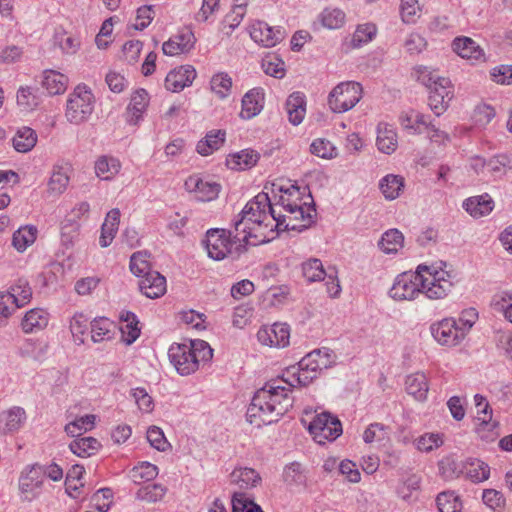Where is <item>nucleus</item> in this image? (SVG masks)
<instances>
[{"instance_id":"bf43d9fd","label":"nucleus","mask_w":512,"mask_h":512,"mask_svg":"<svg viewBox=\"0 0 512 512\" xmlns=\"http://www.w3.org/2000/svg\"><path fill=\"white\" fill-rule=\"evenodd\" d=\"M89 319L83 313H75L70 320V331L77 345L84 344Z\"/></svg>"},{"instance_id":"de8ad7c7","label":"nucleus","mask_w":512,"mask_h":512,"mask_svg":"<svg viewBox=\"0 0 512 512\" xmlns=\"http://www.w3.org/2000/svg\"><path fill=\"white\" fill-rule=\"evenodd\" d=\"M15 308H20L26 305L31 297L32 290L26 280H18L16 284L11 286L10 290L5 291Z\"/></svg>"},{"instance_id":"aec40b11","label":"nucleus","mask_w":512,"mask_h":512,"mask_svg":"<svg viewBox=\"0 0 512 512\" xmlns=\"http://www.w3.org/2000/svg\"><path fill=\"white\" fill-rule=\"evenodd\" d=\"M264 104V89L261 87H255L253 89H250L244 94L241 101V118L248 120L257 116L263 110Z\"/></svg>"},{"instance_id":"5701e85b","label":"nucleus","mask_w":512,"mask_h":512,"mask_svg":"<svg viewBox=\"0 0 512 512\" xmlns=\"http://www.w3.org/2000/svg\"><path fill=\"white\" fill-rule=\"evenodd\" d=\"M72 167L68 162H59L53 166L52 174L48 182V191L53 195L63 194L70 181Z\"/></svg>"},{"instance_id":"20e7f679","label":"nucleus","mask_w":512,"mask_h":512,"mask_svg":"<svg viewBox=\"0 0 512 512\" xmlns=\"http://www.w3.org/2000/svg\"><path fill=\"white\" fill-rule=\"evenodd\" d=\"M335 362L334 352L326 347L307 353L295 366L284 371L285 381L289 387L309 385L322 369H327Z\"/></svg>"},{"instance_id":"b1692460","label":"nucleus","mask_w":512,"mask_h":512,"mask_svg":"<svg viewBox=\"0 0 512 512\" xmlns=\"http://www.w3.org/2000/svg\"><path fill=\"white\" fill-rule=\"evenodd\" d=\"M138 286L141 293L147 298L156 299L166 292V278L159 272L153 271L140 278Z\"/></svg>"},{"instance_id":"4d7b16f0","label":"nucleus","mask_w":512,"mask_h":512,"mask_svg":"<svg viewBox=\"0 0 512 512\" xmlns=\"http://www.w3.org/2000/svg\"><path fill=\"white\" fill-rule=\"evenodd\" d=\"M302 275L308 282L322 281L326 277V271L322 261L318 258H310L301 265Z\"/></svg>"},{"instance_id":"ea45409f","label":"nucleus","mask_w":512,"mask_h":512,"mask_svg":"<svg viewBox=\"0 0 512 512\" xmlns=\"http://www.w3.org/2000/svg\"><path fill=\"white\" fill-rule=\"evenodd\" d=\"M17 105L22 111H33L41 103V96L38 88L32 86H21L17 91Z\"/></svg>"},{"instance_id":"0e129e2a","label":"nucleus","mask_w":512,"mask_h":512,"mask_svg":"<svg viewBox=\"0 0 512 512\" xmlns=\"http://www.w3.org/2000/svg\"><path fill=\"white\" fill-rule=\"evenodd\" d=\"M439 512H462V503L453 492H442L436 499Z\"/></svg>"},{"instance_id":"79ce46f5","label":"nucleus","mask_w":512,"mask_h":512,"mask_svg":"<svg viewBox=\"0 0 512 512\" xmlns=\"http://www.w3.org/2000/svg\"><path fill=\"white\" fill-rule=\"evenodd\" d=\"M90 327L94 343L111 340L114 336V323L106 317L95 318L90 322Z\"/></svg>"},{"instance_id":"6ab92c4d","label":"nucleus","mask_w":512,"mask_h":512,"mask_svg":"<svg viewBox=\"0 0 512 512\" xmlns=\"http://www.w3.org/2000/svg\"><path fill=\"white\" fill-rule=\"evenodd\" d=\"M26 421L27 414L24 408L13 406L0 413V433L14 434L24 426Z\"/></svg>"},{"instance_id":"e2e57ef3","label":"nucleus","mask_w":512,"mask_h":512,"mask_svg":"<svg viewBox=\"0 0 512 512\" xmlns=\"http://www.w3.org/2000/svg\"><path fill=\"white\" fill-rule=\"evenodd\" d=\"M231 502L232 512H264L258 504L242 492H234Z\"/></svg>"},{"instance_id":"a19ab883","label":"nucleus","mask_w":512,"mask_h":512,"mask_svg":"<svg viewBox=\"0 0 512 512\" xmlns=\"http://www.w3.org/2000/svg\"><path fill=\"white\" fill-rule=\"evenodd\" d=\"M37 143V134L30 127L19 128L12 138V145L17 152L27 153L34 148Z\"/></svg>"},{"instance_id":"423d86ee","label":"nucleus","mask_w":512,"mask_h":512,"mask_svg":"<svg viewBox=\"0 0 512 512\" xmlns=\"http://www.w3.org/2000/svg\"><path fill=\"white\" fill-rule=\"evenodd\" d=\"M448 267L449 265L444 261L419 265V268L422 269V289L428 299H444L451 293L456 282V274Z\"/></svg>"},{"instance_id":"412c9836","label":"nucleus","mask_w":512,"mask_h":512,"mask_svg":"<svg viewBox=\"0 0 512 512\" xmlns=\"http://www.w3.org/2000/svg\"><path fill=\"white\" fill-rule=\"evenodd\" d=\"M195 44L192 31L184 30L170 37L162 45V51L167 56H177L189 52Z\"/></svg>"},{"instance_id":"4be33fe9","label":"nucleus","mask_w":512,"mask_h":512,"mask_svg":"<svg viewBox=\"0 0 512 512\" xmlns=\"http://www.w3.org/2000/svg\"><path fill=\"white\" fill-rule=\"evenodd\" d=\"M452 50L463 59L471 62L483 61V49L470 37L459 36L452 41Z\"/></svg>"},{"instance_id":"3c124183","label":"nucleus","mask_w":512,"mask_h":512,"mask_svg":"<svg viewBox=\"0 0 512 512\" xmlns=\"http://www.w3.org/2000/svg\"><path fill=\"white\" fill-rule=\"evenodd\" d=\"M377 31V26L371 22L357 25L352 35L351 46L360 48L370 43L376 37Z\"/></svg>"},{"instance_id":"603ef678","label":"nucleus","mask_w":512,"mask_h":512,"mask_svg":"<svg viewBox=\"0 0 512 512\" xmlns=\"http://www.w3.org/2000/svg\"><path fill=\"white\" fill-rule=\"evenodd\" d=\"M96 416L93 414H86L75 418L73 421L65 425V432L71 437H78L83 433L90 431L94 428Z\"/></svg>"},{"instance_id":"8fccbe9b","label":"nucleus","mask_w":512,"mask_h":512,"mask_svg":"<svg viewBox=\"0 0 512 512\" xmlns=\"http://www.w3.org/2000/svg\"><path fill=\"white\" fill-rule=\"evenodd\" d=\"M100 447V442L93 437L78 438L69 444L71 452L82 458L95 454Z\"/></svg>"},{"instance_id":"1a4fd4ad","label":"nucleus","mask_w":512,"mask_h":512,"mask_svg":"<svg viewBox=\"0 0 512 512\" xmlns=\"http://www.w3.org/2000/svg\"><path fill=\"white\" fill-rule=\"evenodd\" d=\"M422 269L407 271L399 274L389 290V296L395 301H412L424 294Z\"/></svg>"},{"instance_id":"cd10ccee","label":"nucleus","mask_w":512,"mask_h":512,"mask_svg":"<svg viewBox=\"0 0 512 512\" xmlns=\"http://www.w3.org/2000/svg\"><path fill=\"white\" fill-rule=\"evenodd\" d=\"M317 21L328 30L340 29L346 23V13L341 8L328 6L318 14Z\"/></svg>"},{"instance_id":"4468645a","label":"nucleus","mask_w":512,"mask_h":512,"mask_svg":"<svg viewBox=\"0 0 512 512\" xmlns=\"http://www.w3.org/2000/svg\"><path fill=\"white\" fill-rule=\"evenodd\" d=\"M44 477L40 464L26 466L19 478V489L24 500L32 501L42 492Z\"/></svg>"},{"instance_id":"c756f323","label":"nucleus","mask_w":512,"mask_h":512,"mask_svg":"<svg viewBox=\"0 0 512 512\" xmlns=\"http://www.w3.org/2000/svg\"><path fill=\"white\" fill-rule=\"evenodd\" d=\"M119 318L123 322L120 327L122 341L127 345H131L138 339L141 333V330L138 327V318L136 314L131 311H122Z\"/></svg>"},{"instance_id":"f704fd0d","label":"nucleus","mask_w":512,"mask_h":512,"mask_svg":"<svg viewBox=\"0 0 512 512\" xmlns=\"http://www.w3.org/2000/svg\"><path fill=\"white\" fill-rule=\"evenodd\" d=\"M225 138L224 130H211L204 139L197 143L196 151L202 156H208L223 146Z\"/></svg>"},{"instance_id":"5fc2aeb1","label":"nucleus","mask_w":512,"mask_h":512,"mask_svg":"<svg viewBox=\"0 0 512 512\" xmlns=\"http://www.w3.org/2000/svg\"><path fill=\"white\" fill-rule=\"evenodd\" d=\"M158 473L159 470L156 465L144 461L130 470L129 477L134 483L139 484L141 482L152 481L157 477Z\"/></svg>"},{"instance_id":"f03ea898","label":"nucleus","mask_w":512,"mask_h":512,"mask_svg":"<svg viewBox=\"0 0 512 512\" xmlns=\"http://www.w3.org/2000/svg\"><path fill=\"white\" fill-rule=\"evenodd\" d=\"M290 388L284 375L280 380L267 382L254 393L247 420L256 427L277 422L293 406Z\"/></svg>"},{"instance_id":"0eeeda50","label":"nucleus","mask_w":512,"mask_h":512,"mask_svg":"<svg viewBox=\"0 0 512 512\" xmlns=\"http://www.w3.org/2000/svg\"><path fill=\"white\" fill-rule=\"evenodd\" d=\"M279 191L280 195L278 201L273 206L276 208L279 206L288 213V215H284L286 216V219H289V221L301 220L303 222L301 225H295L296 228L294 230H301L310 226L316 215V210L314 206L303 201L300 188L289 184L287 187L280 186Z\"/></svg>"},{"instance_id":"338daca9","label":"nucleus","mask_w":512,"mask_h":512,"mask_svg":"<svg viewBox=\"0 0 512 512\" xmlns=\"http://www.w3.org/2000/svg\"><path fill=\"white\" fill-rule=\"evenodd\" d=\"M388 438L387 427L382 423L370 424L363 433V441L367 444L380 443Z\"/></svg>"},{"instance_id":"c85d7f7f","label":"nucleus","mask_w":512,"mask_h":512,"mask_svg":"<svg viewBox=\"0 0 512 512\" xmlns=\"http://www.w3.org/2000/svg\"><path fill=\"white\" fill-rule=\"evenodd\" d=\"M261 481L259 473L253 468L238 467L230 474V482L239 487V489H251L256 487Z\"/></svg>"},{"instance_id":"c03bdc74","label":"nucleus","mask_w":512,"mask_h":512,"mask_svg":"<svg viewBox=\"0 0 512 512\" xmlns=\"http://www.w3.org/2000/svg\"><path fill=\"white\" fill-rule=\"evenodd\" d=\"M258 160V152L252 149H244L238 153L230 155L227 159V165L230 169L245 170L254 166Z\"/></svg>"},{"instance_id":"13d9d810","label":"nucleus","mask_w":512,"mask_h":512,"mask_svg":"<svg viewBox=\"0 0 512 512\" xmlns=\"http://www.w3.org/2000/svg\"><path fill=\"white\" fill-rule=\"evenodd\" d=\"M167 492V488L159 483L148 484L136 492V499L148 503L161 501Z\"/></svg>"},{"instance_id":"f257e3e1","label":"nucleus","mask_w":512,"mask_h":512,"mask_svg":"<svg viewBox=\"0 0 512 512\" xmlns=\"http://www.w3.org/2000/svg\"><path fill=\"white\" fill-rule=\"evenodd\" d=\"M275 222L276 229L294 230L295 224L286 223V216L282 215L276 207L271 204L268 194L261 192L246 203L241 212L233 221L236 235L234 238L248 241L256 237V233L263 227L272 228Z\"/></svg>"},{"instance_id":"473e14b6","label":"nucleus","mask_w":512,"mask_h":512,"mask_svg":"<svg viewBox=\"0 0 512 512\" xmlns=\"http://www.w3.org/2000/svg\"><path fill=\"white\" fill-rule=\"evenodd\" d=\"M49 321V314L40 308L29 310L22 319L21 328L25 333H33L45 328Z\"/></svg>"},{"instance_id":"a878e982","label":"nucleus","mask_w":512,"mask_h":512,"mask_svg":"<svg viewBox=\"0 0 512 512\" xmlns=\"http://www.w3.org/2000/svg\"><path fill=\"white\" fill-rule=\"evenodd\" d=\"M289 122L297 126L304 120L306 114V97L304 93L296 91L290 94L285 103Z\"/></svg>"},{"instance_id":"6e6552de","label":"nucleus","mask_w":512,"mask_h":512,"mask_svg":"<svg viewBox=\"0 0 512 512\" xmlns=\"http://www.w3.org/2000/svg\"><path fill=\"white\" fill-rule=\"evenodd\" d=\"M95 98L85 84L77 85L68 95L65 117L71 124L79 125L88 121L94 110Z\"/></svg>"},{"instance_id":"39448f33","label":"nucleus","mask_w":512,"mask_h":512,"mask_svg":"<svg viewBox=\"0 0 512 512\" xmlns=\"http://www.w3.org/2000/svg\"><path fill=\"white\" fill-rule=\"evenodd\" d=\"M235 233L234 226L231 230L223 228L207 230L203 245L208 257L215 261H221L227 257L236 259L246 251V246L249 242L234 238Z\"/></svg>"},{"instance_id":"f3484780","label":"nucleus","mask_w":512,"mask_h":512,"mask_svg":"<svg viewBox=\"0 0 512 512\" xmlns=\"http://www.w3.org/2000/svg\"><path fill=\"white\" fill-rule=\"evenodd\" d=\"M284 36L285 31L281 27H272L264 21H257L250 27V37L263 47H274Z\"/></svg>"},{"instance_id":"7c9ffc66","label":"nucleus","mask_w":512,"mask_h":512,"mask_svg":"<svg viewBox=\"0 0 512 512\" xmlns=\"http://www.w3.org/2000/svg\"><path fill=\"white\" fill-rule=\"evenodd\" d=\"M406 391L418 401H424L427 398L429 384L427 377L422 372H416L408 375L405 381Z\"/></svg>"},{"instance_id":"dca6fc26","label":"nucleus","mask_w":512,"mask_h":512,"mask_svg":"<svg viewBox=\"0 0 512 512\" xmlns=\"http://www.w3.org/2000/svg\"><path fill=\"white\" fill-rule=\"evenodd\" d=\"M257 339L263 345L284 348L289 345L290 328L286 323L264 326L258 330Z\"/></svg>"},{"instance_id":"864d4df0","label":"nucleus","mask_w":512,"mask_h":512,"mask_svg":"<svg viewBox=\"0 0 512 512\" xmlns=\"http://www.w3.org/2000/svg\"><path fill=\"white\" fill-rule=\"evenodd\" d=\"M149 100V94L143 88H139L132 93L131 100L128 105V112L135 120L142 118V115L149 104Z\"/></svg>"},{"instance_id":"f8f14e48","label":"nucleus","mask_w":512,"mask_h":512,"mask_svg":"<svg viewBox=\"0 0 512 512\" xmlns=\"http://www.w3.org/2000/svg\"><path fill=\"white\" fill-rule=\"evenodd\" d=\"M187 192L194 195L195 199L201 202L215 200L221 190V185L199 174L189 176L184 183Z\"/></svg>"},{"instance_id":"72a5a7b5","label":"nucleus","mask_w":512,"mask_h":512,"mask_svg":"<svg viewBox=\"0 0 512 512\" xmlns=\"http://www.w3.org/2000/svg\"><path fill=\"white\" fill-rule=\"evenodd\" d=\"M68 77L55 70H45L43 72L42 86L49 95H59L66 91Z\"/></svg>"},{"instance_id":"09e8293b","label":"nucleus","mask_w":512,"mask_h":512,"mask_svg":"<svg viewBox=\"0 0 512 512\" xmlns=\"http://www.w3.org/2000/svg\"><path fill=\"white\" fill-rule=\"evenodd\" d=\"M150 256L151 254L146 250L137 251L131 255L129 268L136 277L142 278L153 272L151 270Z\"/></svg>"},{"instance_id":"9b49d317","label":"nucleus","mask_w":512,"mask_h":512,"mask_svg":"<svg viewBox=\"0 0 512 512\" xmlns=\"http://www.w3.org/2000/svg\"><path fill=\"white\" fill-rule=\"evenodd\" d=\"M307 429L320 445L336 440L343 432L340 420L328 412L315 415Z\"/></svg>"},{"instance_id":"2f4dec72","label":"nucleus","mask_w":512,"mask_h":512,"mask_svg":"<svg viewBox=\"0 0 512 512\" xmlns=\"http://www.w3.org/2000/svg\"><path fill=\"white\" fill-rule=\"evenodd\" d=\"M405 180L396 174H387L379 181V189L386 200L397 199L403 192Z\"/></svg>"},{"instance_id":"c9c22d12","label":"nucleus","mask_w":512,"mask_h":512,"mask_svg":"<svg viewBox=\"0 0 512 512\" xmlns=\"http://www.w3.org/2000/svg\"><path fill=\"white\" fill-rule=\"evenodd\" d=\"M121 169V162L113 156H101L95 162V173L105 181L112 180Z\"/></svg>"},{"instance_id":"e433bc0d","label":"nucleus","mask_w":512,"mask_h":512,"mask_svg":"<svg viewBox=\"0 0 512 512\" xmlns=\"http://www.w3.org/2000/svg\"><path fill=\"white\" fill-rule=\"evenodd\" d=\"M512 169V155L509 153H500L487 160V175L493 179L502 178Z\"/></svg>"},{"instance_id":"bb28decb","label":"nucleus","mask_w":512,"mask_h":512,"mask_svg":"<svg viewBox=\"0 0 512 512\" xmlns=\"http://www.w3.org/2000/svg\"><path fill=\"white\" fill-rule=\"evenodd\" d=\"M376 145L379 151L388 155L397 149V133L392 125L383 122L378 124Z\"/></svg>"},{"instance_id":"2eb2a0df","label":"nucleus","mask_w":512,"mask_h":512,"mask_svg":"<svg viewBox=\"0 0 512 512\" xmlns=\"http://www.w3.org/2000/svg\"><path fill=\"white\" fill-rule=\"evenodd\" d=\"M430 330L433 338L445 346H456L465 338L463 332L457 327L455 318H445L433 323Z\"/></svg>"},{"instance_id":"ddd939ff","label":"nucleus","mask_w":512,"mask_h":512,"mask_svg":"<svg viewBox=\"0 0 512 512\" xmlns=\"http://www.w3.org/2000/svg\"><path fill=\"white\" fill-rule=\"evenodd\" d=\"M429 89V106L436 116L442 115L454 97V88L449 78L442 77Z\"/></svg>"},{"instance_id":"49530a36","label":"nucleus","mask_w":512,"mask_h":512,"mask_svg":"<svg viewBox=\"0 0 512 512\" xmlns=\"http://www.w3.org/2000/svg\"><path fill=\"white\" fill-rule=\"evenodd\" d=\"M246 6V2L235 4L226 14L221 22V31L224 34L230 35L240 25L246 14Z\"/></svg>"},{"instance_id":"a18cd8bd","label":"nucleus","mask_w":512,"mask_h":512,"mask_svg":"<svg viewBox=\"0 0 512 512\" xmlns=\"http://www.w3.org/2000/svg\"><path fill=\"white\" fill-rule=\"evenodd\" d=\"M463 476L474 483H480L489 478L490 467L479 459L469 458L466 460Z\"/></svg>"},{"instance_id":"774afa93","label":"nucleus","mask_w":512,"mask_h":512,"mask_svg":"<svg viewBox=\"0 0 512 512\" xmlns=\"http://www.w3.org/2000/svg\"><path fill=\"white\" fill-rule=\"evenodd\" d=\"M419 0H401V18L402 21L411 24L415 23L420 16Z\"/></svg>"},{"instance_id":"052dcab7","label":"nucleus","mask_w":512,"mask_h":512,"mask_svg":"<svg viewBox=\"0 0 512 512\" xmlns=\"http://www.w3.org/2000/svg\"><path fill=\"white\" fill-rule=\"evenodd\" d=\"M210 87L218 98L225 99L230 95L232 79L227 73H217L211 78Z\"/></svg>"},{"instance_id":"4c0bfd02","label":"nucleus","mask_w":512,"mask_h":512,"mask_svg":"<svg viewBox=\"0 0 512 512\" xmlns=\"http://www.w3.org/2000/svg\"><path fill=\"white\" fill-rule=\"evenodd\" d=\"M465 461H459L454 455L443 457L439 463V473L446 480H452L464 475Z\"/></svg>"},{"instance_id":"58836bf2","label":"nucleus","mask_w":512,"mask_h":512,"mask_svg":"<svg viewBox=\"0 0 512 512\" xmlns=\"http://www.w3.org/2000/svg\"><path fill=\"white\" fill-rule=\"evenodd\" d=\"M38 230L33 225L18 228L12 236V246L20 253L24 252L37 239Z\"/></svg>"},{"instance_id":"393cba45","label":"nucleus","mask_w":512,"mask_h":512,"mask_svg":"<svg viewBox=\"0 0 512 512\" xmlns=\"http://www.w3.org/2000/svg\"><path fill=\"white\" fill-rule=\"evenodd\" d=\"M462 207L473 218H481L492 212L494 201L489 194L484 193L465 199Z\"/></svg>"},{"instance_id":"69168bd1","label":"nucleus","mask_w":512,"mask_h":512,"mask_svg":"<svg viewBox=\"0 0 512 512\" xmlns=\"http://www.w3.org/2000/svg\"><path fill=\"white\" fill-rule=\"evenodd\" d=\"M310 152L323 159H333L337 156L336 147L330 141L323 138H317L311 143Z\"/></svg>"},{"instance_id":"9d476101","label":"nucleus","mask_w":512,"mask_h":512,"mask_svg":"<svg viewBox=\"0 0 512 512\" xmlns=\"http://www.w3.org/2000/svg\"><path fill=\"white\" fill-rule=\"evenodd\" d=\"M362 98V86L358 82L346 81L336 85L328 95V105L335 113L351 110Z\"/></svg>"},{"instance_id":"680f3d73","label":"nucleus","mask_w":512,"mask_h":512,"mask_svg":"<svg viewBox=\"0 0 512 512\" xmlns=\"http://www.w3.org/2000/svg\"><path fill=\"white\" fill-rule=\"evenodd\" d=\"M284 480L289 485L304 486L307 476L303 466L298 462H293L284 468Z\"/></svg>"},{"instance_id":"6e6d98bb","label":"nucleus","mask_w":512,"mask_h":512,"mask_svg":"<svg viewBox=\"0 0 512 512\" xmlns=\"http://www.w3.org/2000/svg\"><path fill=\"white\" fill-rule=\"evenodd\" d=\"M444 444L442 433L426 432L415 439L416 449L423 453H430Z\"/></svg>"},{"instance_id":"37998d69","label":"nucleus","mask_w":512,"mask_h":512,"mask_svg":"<svg viewBox=\"0 0 512 512\" xmlns=\"http://www.w3.org/2000/svg\"><path fill=\"white\" fill-rule=\"evenodd\" d=\"M404 243V236L398 229L384 232L378 242V247L385 254H396Z\"/></svg>"},{"instance_id":"7ed1b4c3","label":"nucleus","mask_w":512,"mask_h":512,"mask_svg":"<svg viewBox=\"0 0 512 512\" xmlns=\"http://www.w3.org/2000/svg\"><path fill=\"white\" fill-rule=\"evenodd\" d=\"M168 357L179 375L188 376L212 360L213 350L206 341L196 339L172 344Z\"/></svg>"},{"instance_id":"a211bd4d","label":"nucleus","mask_w":512,"mask_h":512,"mask_svg":"<svg viewBox=\"0 0 512 512\" xmlns=\"http://www.w3.org/2000/svg\"><path fill=\"white\" fill-rule=\"evenodd\" d=\"M196 78V70L191 65H182L171 70L165 78V88L177 93L192 85Z\"/></svg>"}]
</instances>
